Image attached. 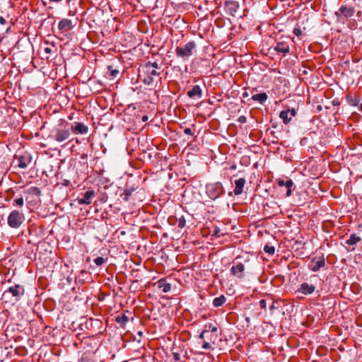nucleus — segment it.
<instances>
[{
	"mask_svg": "<svg viewBox=\"0 0 362 362\" xmlns=\"http://www.w3.org/2000/svg\"><path fill=\"white\" fill-rule=\"evenodd\" d=\"M157 284L158 287L160 288L163 293H168L171 289L170 284L168 283L164 279H160Z\"/></svg>",
	"mask_w": 362,
	"mask_h": 362,
	"instance_id": "nucleus-19",
	"label": "nucleus"
},
{
	"mask_svg": "<svg viewBox=\"0 0 362 362\" xmlns=\"http://www.w3.org/2000/svg\"><path fill=\"white\" fill-rule=\"evenodd\" d=\"M25 194H28L35 197H40L41 194L40 189L37 187H32L28 188L24 192Z\"/></svg>",
	"mask_w": 362,
	"mask_h": 362,
	"instance_id": "nucleus-23",
	"label": "nucleus"
},
{
	"mask_svg": "<svg viewBox=\"0 0 362 362\" xmlns=\"http://www.w3.org/2000/svg\"><path fill=\"white\" fill-rule=\"evenodd\" d=\"M206 194L213 200L218 198L223 192V187L221 182L209 184L206 185Z\"/></svg>",
	"mask_w": 362,
	"mask_h": 362,
	"instance_id": "nucleus-5",
	"label": "nucleus"
},
{
	"mask_svg": "<svg viewBox=\"0 0 362 362\" xmlns=\"http://www.w3.org/2000/svg\"><path fill=\"white\" fill-rule=\"evenodd\" d=\"M184 133L185 134H188V135H192L193 134L192 131V129L190 128H185L184 129Z\"/></svg>",
	"mask_w": 362,
	"mask_h": 362,
	"instance_id": "nucleus-40",
	"label": "nucleus"
},
{
	"mask_svg": "<svg viewBox=\"0 0 362 362\" xmlns=\"http://www.w3.org/2000/svg\"><path fill=\"white\" fill-rule=\"evenodd\" d=\"M58 28L62 32L68 31L73 28L72 21L69 19L64 18L59 23Z\"/></svg>",
	"mask_w": 362,
	"mask_h": 362,
	"instance_id": "nucleus-18",
	"label": "nucleus"
},
{
	"mask_svg": "<svg viewBox=\"0 0 362 362\" xmlns=\"http://www.w3.org/2000/svg\"><path fill=\"white\" fill-rule=\"evenodd\" d=\"M287 112H289V115H290V117H291V118H292V117H295V116H296V110H295V109H293H293H291V110L288 109V110H287Z\"/></svg>",
	"mask_w": 362,
	"mask_h": 362,
	"instance_id": "nucleus-38",
	"label": "nucleus"
},
{
	"mask_svg": "<svg viewBox=\"0 0 362 362\" xmlns=\"http://www.w3.org/2000/svg\"><path fill=\"white\" fill-rule=\"evenodd\" d=\"M148 116H147V115H144V116L142 117V119H142V121H143V122H146V121L148 120Z\"/></svg>",
	"mask_w": 362,
	"mask_h": 362,
	"instance_id": "nucleus-45",
	"label": "nucleus"
},
{
	"mask_svg": "<svg viewBox=\"0 0 362 362\" xmlns=\"http://www.w3.org/2000/svg\"><path fill=\"white\" fill-rule=\"evenodd\" d=\"M218 232H219V230H218V229H215V230H214V234H213V235H216V236H219V235H218Z\"/></svg>",
	"mask_w": 362,
	"mask_h": 362,
	"instance_id": "nucleus-46",
	"label": "nucleus"
},
{
	"mask_svg": "<svg viewBox=\"0 0 362 362\" xmlns=\"http://www.w3.org/2000/svg\"><path fill=\"white\" fill-rule=\"evenodd\" d=\"M108 70L110 71V74L112 77H116L119 74V71L117 69H113L112 66H108Z\"/></svg>",
	"mask_w": 362,
	"mask_h": 362,
	"instance_id": "nucleus-33",
	"label": "nucleus"
},
{
	"mask_svg": "<svg viewBox=\"0 0 362 362\" xmlns=\"http://www.w3.org/2000/svg\"><path fill=\"white\" fill-rule=\"evenodd\" d=\"M325 264V262L324 259H318L317 261L313 260L311 262L310 267L313 272H317L318 270H320V268L323 267Z\"/></svg>",
	"mask_w": 362,
	"mask_h": 362,
	"instance_id": "nucleus-20",
	"label": "nucleus"
},
{
	"mask_svg": "<svg viewBox=\"0 0 362 362\" xmlns=\"http://www.w3.org/2000/svg\"><path fill=\"white\" fill-rule=\"evenodd\" d=\"M275 308H276V307H275V305H274V302H272V304L271 305V306H270V308H270L271 310H273V309H274Z\"/></svg>",
	"mask_w": 362,
	"mask_h": 362,
	"instance_id": "nucleus-47",
	"label": "nucleus"
},
{
	"mask_svg": "<svg viewBox=\"0 0 362 362\" xmlns=\"http://www.w3.org/2000/svg\"><path fill=\"white\" fill-rule=\"evenodd\" d=\"M129 320V318L125 315H122V316H117L116 317V322L121 325H125Z\"/></svg>",
	"mask_w": 362,
	"mask_h": 362,
	"instance_id": "nucleus-29",
	"label": "nucleus"
},
{
	"mask_svg": "<svg viewBox=\"0 0 362 362\" xmlns=\"http://www.w3.org/2000/svg\"><path fill=\"white\" fill-rule=\"evenodd\" d=\"M361 238L356 235L355 234H351L349 238L346 241V243L349 245H354L361 241Z\"/></svg>",
	"mask_w": 362,
	"mask_h": 362,
	"instance_id": "nucleus-24",
	"label": "nucleus"
},
{
	"mask_svg": "<svg viewBox=\"0 0 362 362\" xmlns=\"http://www.w3.org/2000/svg\"><path fill=\"white\" fill-rule=\"evenodd\" d=\"M245 185V178H239L238 180H235V189H234V194L235 195L238 196L243 193V187Z\"/></svg>",
	"mask_w": 362,
	"mask_h": 362,
	"instance_id": "nucleus-17",
	"label": "nucleus"
},
{
	"mask_svg": "<svg viewBox=\"0 0 362 362\" xmlns=\"http://www.w3.org/2000/svg\"><path fill=\"white\" fill-rule=\"evenodd\" d=\"M185 220L183 218H182L178 221V226L180 228H183V227H185Z\"/></svg>",
	"mask_w": 362,
	"mask_h": 362,
	"instance_id": "nucleus-39",
	"label": "nucleus"
},
{
	"mask_svg": "<svg viewBox=\"0 0 362 362\" xmlns=\"http://www.w3.org/2000/svg\"><path fill=\"white\" fill-rule=\"evenodd\" d=\"M238 121L240 122V123H246L247 122V117L244 115H241L238 117Z\"/></svg>",
	"mask_w": 362,
	"mask_h": 362,
	"instance_id": "nucleus-36",
	"label": "nucleus"
},
{
	"mask_svg": "<svg viewBox=\"0 0 362 362\" xmlns=\"http://www.w3.org/2000/svg\"><path fill=\"white\" fill-rule=\"evenodd\" d=\"M94 262L97 266H101L105 262V260L103 257H98L94 259Z\"/></svg>",
	"mask_w": 362,
	"mask_h": 362,
	"instance_id": "nucleus-32",
	"label": "nucleus"
},
{
	"mask_svg": "<svg viewBox=\"0 0 362 362\" xmlns=\"http://www.w3.org/2000/svg\"><path fill=\"white\" fill-rule=\"evenodd\" d=\"M71 136L68 124L61 123L53 129L49 137L58 143L67 140Z\"/></svg>",
	"mask_w": 362,
	"mask_h": 362,
	"instance_id": "nucleus-1",
	"label": "nucleus"
},
{
	"mask_svg": "<svg viewBox=\"0 0 362 362\" xmlns=\"http://www.w3.org/2000/svg\"><path fill=\"white\" fill-rule=\"evenodd\" d=\"M293 186V182L291 180H288L285 182V187L287 189L286 197H290L291 195Z\"/></svg>",
	"mask_w": 362,
	"mask_h": 362,
	"instance_id": "nucleus-26",
	"label": "nucleus"
},
{
	"mask_svg": "<svg viewBox=\"0 0 362 362\" xmlns=\"http://www.w3.org/2000/svg\"><path fill=\"white\" fill-rule=\"evenodd\" d=\"M259 306L261 307V308L262 309H266L267 308V302L264 299H262L260 301H259Z\"/></svg>",
	"mask_w": 362,
	"mask_h": 362,
	"instance_id": "nucleus-37",
	"label": "nucleus"
},
{
	"mask_svg": "<svg viewBox=\"0 0 362 362\" xmlns=\"http://www.w3.org/2000/svg\"><path fill=\"white\" fill-rule=\"evenodd\" d=\"M142 72L144 74L143 82L148 86H153L155 81V77H158L160 73L154 69H151L148 66H143Z\"/></svg>",
	"mask_w": 362,
	"mask_h": 362,
	"instance_id": "nucleus-4",
	"label": "nucleus"
},
{
	"mask_svg": "<svg viewBox=\"0 0 362 362\" xmlns=\"http://www.w3.org/2000/svg\"><path fill=\"white\" fill-rule=\"evenodd\" d=\"M69 128H70V130H71V132L76 134H87V132L88 131V128L86 125H85L83 123L76 122H74L71 125V127H69Z\"/></svg>",
	"mask_w": 362,
	"mask_h": 362,
	"instance_id": "nucleus-11",
	"label": "nucleus"
},
{
	"mask_svg": "<svg viewBox=\"0 0 362 362\" xmlns=\"http://www.w3.org/2000/svg\"><path fill=\"white\" fill-rule=\"evenodd\" d=\"M315 290V286L312 284H309L308 283H303L300 284V288H298V291L304 294V295H309L312 294Z\"/></svg>",
	"mask_w": 362,
	"mask_h": 362,
	"instance_id": "nucleus-15",
	"label": "nucleus"
},
{
	"mask_svg": "<svg viewBox=\"0 0 362 362\" xmlns=\"http://www.w3.org/2000/svg\"><path fill=\"white\" fill-rule=\"evenodd\" d=\"M24 200L23 197L17 198L13 200V206H22L23 205Z\"/></svg>",
	"mask_w": 362,
	"mask_h": 362,
	"instance_id": "nucleus-31",
	"label": "nucleus"
},
{
	"mask_svg": "<svg viewBox=\"0 0 362 362\" xmlns=\"http://www.w3.org/2000/svg\"><path fill=\"white\" fill-rule=\"evenodd\" d=\"M230 274L238 279H243L245 276V264L233 261V265L230 269Z\"/></svg>",
	"mask_w": 362,
	"mask_h": 362,
	"instance_id": "nucleus-7",
	"label": "nucleus"
},
{
	"mask_svg": "<svg viewBox=\"0 0 362 362\" xmlns=\"http://www.w3.org/2000/svg\"><path fill=\"white\" fill-rule=\"evenodd\" d=\"M361 110H362V104H361Z\"/></svg>",
	"mask_w": 362,
	"mask_h": 362,
	"instance_id": "nucleus-48",
	"label": "nucleus"
},
{
	"mask_svg": "<svg viewBox=\"0 0 362 362\" xmlns=\"http://www.w3.org/2000/svg\"><path fill=\"white\" fill-rule=\"evenodd\" d=\"M18 164L17 165L21 168H25L31 163V156L28 154H25L16 158Z\"/></svg>",
	"mask_w": 362,
	"mask_h": 362,
	"instance_id": "nucleus-13",
	"label": "nucleus"
},
{
	"mask_svg": "<svg viewBox=\"0 0 362 362\" xmlns=\"http://www.w3.org/2000/svg\"><path fill=\"white\" fill-rule=\"evenodd\" d=\"M279 117L283 120V122L285 124H287L291 120V117H290L289 112H287V110L281 111L280 112Z\"/></svg>",
	"mask_w": 362,
	"mask_h": 362,
	"instance_id": "nucleus-25",
	"label": "nucleus"
},
{
	"mask_svg": "<svg viewBox=\"0 0 362 362\" xmlns=\"http://www.w3.org/2000/svg\"><path fill=\"white\" fill-rule=\"evenodd\" d=\"M197 45L195 42L190 41L186 43L183 47H177L175 53L177 57L182 58L184 60L188 59L192 56Z\"/></svg>",
	"mask_w": 362,
	"mask_h": 362,
	"instance_id": "nucleus-2",
	"label": "nucleus"
},
{
	"mask_svg": "<svg viewBox=\"0 0 362 362\" xmlns=\"http://www.w3.org/2000/svg\"><path fill=\"white\" fill-rule=\"evenodd\" d=\"M264 251L269 255H273L274 254V252H275V249H274V247L272 246V245H266L264 247Z\"/></svg>",
	"mask_w": 362,
	"mask_h": 362,
	"instance_id": "nucleus-30",
	"label": "nucleus"
},
{
	"mask_svg": "<svg viewBox=\"0 0 362 362\" xmlns=\"http://www.w3.org/2000/svg\"><path fill=\"white\" fill-rule=\"evenodd\" d=\"M267 98H268V96L266 93L255 94L252 96V100L258 102L260 104H263L267 100Z\"/></svg>",
	"mask_w": 362,
	"mask_h": 362,
	"instance_id": "nucleus-21",
	"label": "nucleus"
},
{
	"mask_svg": "<svg viewBox=\"0 0 362 362\" xmlns=\"http://www.w3.org/2000/svg\"><path fill=\"white\" fill-rule=\"evenodd\" d=\"M187 95L191 98H201L202 97V91L199 85L194 86L191 90L187 92Z\"/></svg>",
	"mask_w": 362,
	"mask_h": 362,
	"instance_id": "nucleus-16",
	"label": "nucleus"
},
{
	"mask_svg": "<svg viewBox=\"0 0 362 362\" xmlns=\"http://www.w3.org/2000/svg\"><path fill=\"white\" fill-rule=\"evenodd\" d=\"M173 357L175 361L180 360V354L177 353H173Z\"/></svg>",
	"mask_w": 362,
	"mask_h": 362,
	"instance_id": "nucleus-42",
	"label": "nucleus"
},
{
	"mask_svg": "<svg viewBox=\"0 0 362 362\" xmlns=\"http://www.w3.org/2000/svg\"><path fill=\"white\" fill-rule=\"evenodd\" d=\"M203 331H208L209 332H215L216 333L218 331V328L216 325L213 323H208L205 325L204 329Z\"/></svg>",
	"mask_w": 362,
	"mask_h": 362,
	"instance_id": "nucleus-28",
	"label": "nucleus"
},
{
	"mask_svg": "<svg viewBox=\"0 0 362 362\" xmlns=\"http://www.w3.org/2000/svg\"><path fill=\"white\" fill-rule=\"evenodd\" d=\"M148 66L151 67V69H154L155 70H156L157 69H159V66L157 62H153V63L148 62L144 66Z\"/></svg>",
	"mask_w": 362,
	"mask_h": 362,
	"instance_id": "nucleus-34",
	"label": "nucleus"
},
{
	"mask_svg": "<svg viewBox=\"0 0 362 362\" xmlns=\"http://www.w3.org/2000/svg\"><path fill=\"white\" fill-rule=\"evenodd\" d=\"M285 182H286V181H284V180H281V179H279V180H278V181H277V183H278V185H279V187H283V186H285Z\"/></svg>",
	"mask_w": 362,
	"mask_h": 362,
	"instance_id": "nucleus-41",
	"label": "nucleus"
},
{
	"mask_svg": "<svg viewBox=\"0 0 362 362\" xmlns=\"http://www.w3.org/2000/svg\"><path fill=\"white\" fill-rule=\"evenodd\" d=\"M291 42V39L288 37H280L274 47V50H276L277 52L283 53L284 55H286L290 52Z\"/></svg>",
	"mask_w": 362,
	"mask_h": 362,
	"instance_id": "nucleus-8",
	"label": "nucleus"
},
{
	"mask_svg": "<svg viewBox=\"0 0 362 362\" xmlns=\"http://www.w3.org/2000/svg\"><path fill=\"white\" fill-rule=\"evenodd\" d=\"M293 34L298 37L300 36L302 34V31L299 28H294L293 31Z\"/></svg>",
	"mask_w": 362,
	"mask_h": 362,
	"instance_id": "nucleus-35",
	"label": "nucleus"
},
{
	"mask_svg": "<svg viewBox=\"0 0 362 362\" xmlns=\"http://www.w3.org/2000/svg\"><path fill=\"white\" fill-rule=\"evenodd\" d=\"M25 293L24 287L20 284H16L10 286L3 293V297L7 298L9 294H11L15 298L16 300H18L20 298L23 296Z\"/></svg>",
	"mask_w": 362,
	"mask_h": 362,
	"instance_id": "nucleus-9",
	"label": "nucleus"
},
{
	"mask_svg": "<svg viewBox=\"0 0 362 362\" xmlns=\"http://www.w3.org/2000/svg\"><path fill=\"white\" fill-rule=\"evenodd\" d=\"M226 301V298L221 295L219 297H216L213 300V305L214 307H220L223 305Z\"/></svg>",
	"mask_w": 362,
	"mask_h": 362,
	"instance_id": "nucleus-22",
	"label": "nucleus"
},
{
	"mask_svg": "<svg viewBox=\"0 0 362 362\" xmlns=\"http://www.w3.org/2000/svg\"><path fill=\"white\" fill-rule=\"evenodd\" d=\"M95 193L93 190L86 191L83 198L78 199V203L79 204L88 205L91 203L92 199L95 197Z\"/></svg>",
	"mask_w": 362,
	"mask_h": 362,
	"instance_id": "nucleus-14",
	"label": "nucleus"
},
{
	"mask_svg": "<svg viewBox=\"0 0 362 362\" xmlns=\"http://www.w3.org/2000/svg\"><path fill=\"white\" fill-rule=\"evenodd\" d=\"M25 219L24 214L17 210L12 211L8 216V224L13 228H19Z\"/></svg>",
	"mask_w": 362,
	"mask_h": 362,
	"instance_id": "nucleus-3",
	"label": "nucleus"
},
{
	"mask_svg": "<svg viewBox=\"0 0 362 362\" xmlns=\"http://www.w3.org/2000/svg\"><path fill=\"white\" fill-rule=\"evenodd\" d=\"M199 338L204 339L202 348L204 349H210L211 344H215L218 336L215 332H209L208 331H202L199 335Z\"/></svg>",
	"mask_w": 362,
	"mask_h": 362,
	"instance_id": "nucleus-6",
	"label": "nucleus"
},
{
	"mask_svg": "<svg viewBox=\"0 0 362 362\" xmlns=\"http://www.w3.org/2000/svg\"><path fill=\"white\" fill-rule=\"evenodd\" d=\"M0 23L1 25H4L6 23V20L2 16H0Z\"/></svg>",
	"mask_w": 362,
	"mask_h": 362,
	"instance_id": "nucleus-43",
	"label": "nucleus"
},
{
	"mask_svg": "<svg viewBox=\"0 0 362 362\" xmlns=\"http://www.w3.org/2000/svg\"><path fill=\"white\" fill-rule=\"evenodd\" d=\"M225 6L226 11L233 16H235L236 15L240 8L238 3L235 1H226Z\"/></svg>",
	"mask_w": 362,
	"mask_h": 362,
	"instance_id": "nucleus-12",
	"label": "nucleus"
},
{
	"mask_svg": "<svg viewBox=\"0 0 362 362\" xmlns=\"http://www.w3.org/2000/svg\"><path fill=\"white\" fill-rule=\"evenodd\" d=\"M355 10L351 6H341L340 8L335 13L338 18L344 16L345 18L351 17L354 16Z\"/></svg>",
	"mask_w": 362,
	"mask_h": 362,
	"instance_id": "nucleus-10",
	"label": "nucleus"
},
{
	"mask_svg": "<svg viewBox=\"0 0 362 362\" xmlns=\"http://www.w3.org/2000/svg\"><path fill=\"white\" fill-rule=\"evenodd\" d=\"M134 192L133 188L126 189L124 192L120 195V197L123 199L124 201L127 202L129 200V197L132 195Z\"/></svg>",
	"mask_w": 362,
	"mask_h": 362,
	"instance_id": "nucleus-27",
	"label": "nucleus"
},
{
	"mask_svg": "<svg viewBox=\"0 0 362 362\" xmlns=\"http://www.w3.org/2000/svg\"><path fill=\"white\" fill-rule=\"evenodd\" d=\"M45 52L46 53H51L52 49H51V48H49V47H46V48L45 49Z\"/></svg>",
	"mask_w": 362,
	"mask_h": 362,
	"instance_id": "nucleus-44",
	"label": "nucleus"
}]
</instances>
